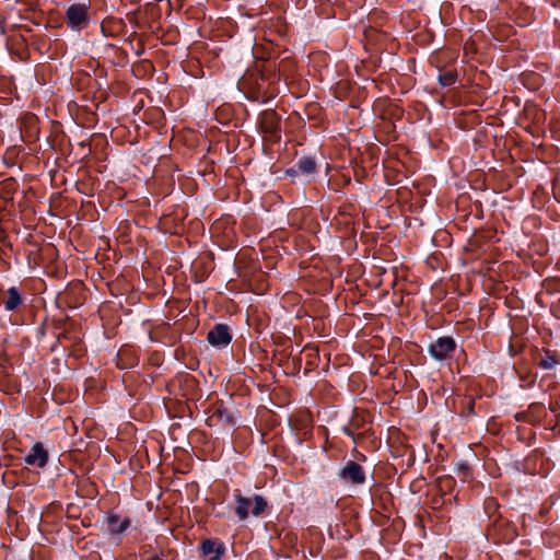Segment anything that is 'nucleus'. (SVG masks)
<instances>
[{
  "label": "nucleus",
  "mask_w": 560,
  "mask_h": 560,
  "mask_svg": "<svg viewBox=\"0 0 560 560\" xmlns=\"http://www.w3.org/2000/svg\"><path fill=\"white\" fill-rule=\"evenodd\" d=\"M234 513L240 522L246 521L252 514L255 517L260 516L268 508L267 500L255 494L252 498L245 497L240 490L234 491L233 495Z\"/></svg>",
  "instance_id": "obj_1"
},
{
  "label": "nucleus",
  "mask_w": 560,
  "mask_h": 560,
  "mask_svg": "<svg viewBox=\"0 0 560 560\" xmlns=\"http://www.w3.org/2000/svg\"><path fill=\"white\" fill-rule=\"evenodd\" d=\"M456 349V342L453 337L443 336L429 345L428 351L436 361L448 359Z\"/></svg>",
  "instance_id": "obj_2"
},
{
  "label": "nucleus",
  "mask_w": 560,
  "mask_h": 560,
  "mask_svg": "<svg viewBox=\"0 0 560 560\" xmlns=\"http://www.w3.org/2000/svg\"><path fill=\"white\" fill-rule=\"evenodd\" d=\"M340 479L351 485H362L365 482V471L357 462L349 460L339 471Z\"/></svg>",
  "instance_id": "obj_3"
},
{
  "label": "nucleus",
  "mask_w": 560,
  "mask_h": 560,
  "mask_svg": "<svg viewBox=\"0 0 560 560\" xmlns=\"http://www.w3.org/2000/svg\"><path fill=\"white\" fill-rule=\"evenodd\" d=\"M207 340L214 347H225L231 342L232 336L226 325L218 324L208 332Z\"/></svg>",
  "instance_id": "obj_4"
},
{
  "label": "nucleus",
  "mask_w": 560,
  "mask_h": 560,
  "mask_svg": "<svg viewBox=\"0 0 560 560\" xmlns=\"http://www.w3.org/2000/svg\"><path fill=\"white\" fill-rule=\"evenodd\" d=\"M89 8L85 4L77 3L68 8L66 18L71 27H81L88 20Z\"/></svg>",
  "instance_id": "obj_5"
},
{
  "label": "nucleus",
  "mask_w": 560,
  "mask_h": 560,
  "mask_svg": "<svg viewBox=\"0 0 560 560\" xmlns=\"http://www.w3.org/2000/svg\"><path fill=\"white\" fill-rule=\"evenodd\" d=\"M48 452L40 442L35 443L30 453L25 456L24 462L27 465L44 468L48 463Z\"/></svg>",
  "instance_id": "obj_6"
},
{
  "label": "nucleus",
  "mask_w": 560,
  "mask_h": 560,
  "mask_svg": "<svg viewBox=\"0 0 560 560\" xmlns=\"http://www.w3.org/2000/svg\"><path fill=\"white\" fill-rule=\"evenodd\" d=\"M201 551L205 560H221L225 547L217 539H206L201 544Z\"/></svg>",
  "instance_id": "obj_7"
},
{
  "label": "nucleus",
  "mask_w": 560,
  "mask_h": 560,
  "mask_svg": "<svg viewBox=\"0 0 560 560\" xmlns=\"http://www.w3.org/2000/svg\"><path fill=\"white\" fill-rule=\"evenodd\" d=\"M316 171V163L315 161L310 156H303L301 158L295 165L287 171L288 175H303V176H310L314 174Z\"/></svg>",
  "instance_id": "obj_8"
},
{
  "label": "nucleus",
  "mask_w": 560,
  "mask_h": 560,
  "mask_svg": "<svg viewBox=\"0 0 560 560\" xmlns=\"http://www.w3.org/2000/svg\"><path fill=\"white\" fill-rule=\"evenodd\" d=\"M108 530L114 535L122 534L130 526L128 517H120L117 514H109L106 518Z\"/></svg>",
  "instance_id": "obj_9"
},
{
  "label": "nucleus",
  "mask_w": 560,
  "mask_h": 560,
  "mask_svg": "<svg viewBox=\"0 0 560 560\" xmlns=\"http://www.w3.org/2000/svg\"><path fill=\"white\" fill-rule=\"evenodd\" d=\"M209 421L213 422L217 421L218 423L222 425H233L234 424V417L233 415L221 405L217 406L212 412V415L209 418Z\"/></svg>",
  "instance_id": "obj_10"
},
{
  "label": "nucleus",
  "mask_w": 560,
  "mask_h": 560,
  "mask_svg": "<svg viewBox=\"0 0 560 560\" xmlns=\"http://www.w3.org/2000/svg\"><path fill=\"white\" fill-rule=\"evenodd\" d=\"M3 304L7 311H14L22 304V296L15 287L8 289Z\"/></svg>",
  "instance_id": "obj_11"
},
{
  "label": "nucleus",
  "mask_w": 560,
  "mask_h": 560,
  "mask_svg": "<svg viewBox=\"0 0 560 560\" xmlns=\"http://www.w3.org/2000/svg\"><path fill=\"white\" fill-rule=\"evenodd\" d=\"M559 363V357L556 352L545 351L538 366L544 370L553 369Z\"/></svg>",
  "instance_id": "obj_12"
},
{
  "label": "nucleus",
  "mask_w": 560,
  "mask_h": 560,
  "mask_svg": "<svg viewBox=\"0 0 560 560\" xmlns=\"http://www.w3.org/2000/svg\"><path fill=\"white\" fill-rule=\"evenodd\" d=\"M276 115L273 113H265L262 118V128L266 131H272L276 128L275 124Z\"/></svg>",
  "instance_id": "obj_13"
},
{
  "label": "nucleus",
  "mask_w": 560,
  "mask_h": 560,
  "mask_svg": "<svg viewBox=\"0 0 560 560\" xmlns=\"http://www.w3.org/2000/svg\"><path fill=\"white\" fill-rule=\"evenodd\" d=\"M455 81H456V74H454L453 72H446V73L440 75V82L444 86L452 85L455 83Z\"/></svg>",
  "instance_id": "obj_14"
}]
</instances>
